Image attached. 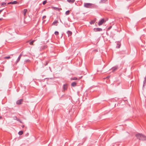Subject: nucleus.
Instances as JSON below:
<instances>
[{
    "label": "nucleus",
    "mask_w": 146,
    "mask_h": 146,
    "mask_svg": "<svg viewBox=\"0 0 146 146\" xmlns=\"http://www.w3.org/2000/svg\"><path fill=\"white\" fill-rule=\"evenodd\" d=\"M30 61V60H29L27 59V60H26L25 61V62H29Z\"/></svg>",
    "instance_id": "28"
},
{
    "label": "nucleus",
    "mask_w": 146,
    "mask_h": 146,
    "mask_svg": "<svg viewBox=\"0 0 146 146\" xmlns=\"http://www.w3.org/2000/svg\"><path fill=\"white\" fill-rule=\"evenodd\" d=\"M117 69V68L116 67H113L112 69V71L114 72V71H115Z\"/></svg>",
    "instance_id": "19"
},
{
    "label": "nucleus",
    "mask_w": 146,
    "mask_h": 146,
    "mask_svg": "<svg viewBox=\"0 0 146 146\" xmlns=\"http://www.w3.org/2000/svg\"><path fill=\"white\" fill-rule=\"evenodd\" d=\"M135 136L137 139H139L140 140L142 141L146 140V136L143 134L139 133L136 134L135 135Z\"/></svg>",
    "instance_id": "1"
},
{
    "label": "nucleus",
    "mask_w": 146,
    "mask_h": 146,
    "mask_svg": "<svg viewBox=\"0 0 146 146\" xmlns=\"http://www.w3.org/2000/svg\"><path fill=\"white\" fill-rule=\"evenodd\" d=\"M53 8L54 10H57V11H60V10H61V9L59 8L58 7H53Z\"/></svg>",
    "instance_id": "12"
},
{
    "label": "nucleus",
    "mask_w": 146,
    "mask_h": 146,
    "mask_svg": "<svg viewBox=\"0 0 146 146\" xmlns=\"http://www.w3.org/2000/svg\"><path fill=\"white\" fill-rule=\"evenodd\" d=\"M27 12V9H24L23 11V15L24 16H25L26 15V13Z\"/></svg>",
    "instance_id": "11"
},
{
    "label": "nucleus",
    "mask_w": 146,
    "mask_h": 146,
    "mask_svg": "<svg viewBox=\"0 0 146 146\" xmlns=\"http://www.w3.org/2000/svg\"><path fill=\"white\" fill-rule=\"evenodd\" d=\"M58 23V22L57 21H54L52 24V25H57V24Z\"/></svg>",
    "instance_id": "8"
},
{
    "label": "nucleus",
    "mask_w": 146,
    "mask_h": 146,
    "mask_svg": "<svg viewBox=\"0 0 146 146\" xmlns=\"http://www.w3.org/2000/svg\"><path fill=\"white\" fill-rule=\"evenodd\" d=\"M46 16H44L43 17H42V19H45L46 18Z\"/></svg>",
    "instance_id": "29"
},
{
    "label": "nucleus",
    "mask_w": 146,
    "mask_h": 146,
    "mask_svg": "<svg viewBox=\"0 0 146 146\" xmlns=\"http://www.w3.org/2000/svg\"><path fill=\"white\" fill-rule=\"evenodd\" d=\"M110 77V76H108V77H106V78H107V79H108Z\"/></svg>",
    "instance_id": "31"
},
{
    "label": "nucleus",
    "mask_w": 146,
    "mask_h": 146,
    "mask_svg": "<svg viewBox=\"0 0 146 146\" xmlns=\"http://www.w3.org/2000/svg\"><path fill=\"white\" fill-rule=\"evenodd\" d=\"M23 101V99H20L17 100L16 102V104H17L19 105L21 104L22 102Z\"/></svg>",
    "instance_id": "4"
},
{
    "label": "nucleus",
    "mask_w": 146,
    "mask_h": 146,
    "mask_svg": "<svg viewBox=\"0 0 146 146\" xmlns=\"http://www.w3.org/2000/svg\"><path fill=\"white\" fill-rule=\"evenodd\" d=\"M29 42V41H28L27 42Z\"/></svg>",
    "instance_id": "35"
},
{
    "label": "nucleus",
    "mask_w": 146,
    "mask_h": 146,
    "mask_svg": "<svg viewBox=\"0 0 146 146\" xmlns=\"http://www.w3.org/2000/svg\"><path fill=\"white\" fill-rule=\"evenodd\" d=\"M54 34L56 35H58L59 34V33L58 32L56 31L54 32Z\"/></svg>",
    "instance_id": "24"
},
{
    "label": "nucleus",
    "mask_w": 146,
    "mask_h": 146,
    "mask_svg": "<svg viewBox=\"0 0 146 146\" xmlns=\"http://www.w3.org/2000/svg\"><path fill=\"white\" fill-rule=\"evenodd\" d=\"M46 2V1H43L42 4L44 5H45Z\"/></svg>",
    "instance_id": "25"
},
{
    "label": "nucleus",
    "mask_w": 146,
    "mask_h": 146,
    "mask_svg": "<svg viewBox=\"0 0 146 146\" xmlns=\"http://www.w3.org/2000/svg\"><path fill=\"white\" fill-rule=\"evenodd\" d=\"M10 57L9 56H7V57H5L4 58L5 59H9L10 58Z\"/></svg>",
    "instance_id": "26"
},
{
    "label": "nucleus",
    "mask_w": 146,
    "mask_h": 146,
    "mask_svg": "<svg viewBox=\"0 0 146 146\" xmlns=\"http://www.w3.org/2000/svg\"><path fill=\"white\" fill-rule=\"evenodd\" d=\"M111 28V27H109L108 28V29H110Z\"/></svg>",
    "instance_id": "32"
},
{
    "label": "nucleus",
    "mask_w": 146,
    "mask_h": 146,
    "mask_svg": "<svg viewBox=\"0 0 146 146\" xmlns=\"http://www.w3.org/2000/svg\"><path fill=\"white\" fill-rule=\"evenodd\" d=\"M70 13V11L69 10H68L67 11H66L65 12V14L66 15H68Z\"/></svg>",
    "instance_id": "22"
},
{
    "label": "nucleus",
    "mask_w": 146,
    "mask_h": 146,
    "mask_svg": "<svg viewBox=\"0 0 146 146\" xmlns=\"http://www.w3.org/2000/svg\"><path fill=\"white\" fill-rule=\"evenodd\" d=\"M71 79L72 80H77L78 79L76 77H74L72 78H71Z\"/></svg>",
    "instance_id": "21"
},
{
    "label": "nucleus",
    "mask_w": 146,
    "mask_h": 146,
    "mask_svg": "<svg viewBox=\"0 0 146 146\" xmlns=\"http://www.w3.org/2000/svg\"><path fill=\"white\" fill-rule=\"evenodd\" d=\"M95 21H96L95 20H92L90 22V24H93L95 22Z\"/></svg>",
    "instance_id": "20"
},
{
    "label": "nucleus",
    "mask_w": 146,
    "mask_h": 146,
    "mask_svg": "<svg viewBox=\"0 0 146 146\" xmlns=\"http://www.w3.org/2000/svg\"><path fill=\"white\" fill-rule=\"evenodd\" d=\"M14 119L16 120L17 121H19L20 123H22L21 121H20V120L19 119H17V118L16 116L14 117Z\"/></svg>",
    "instance_id": "17"
},
{
    "label": "nucleus",
    "mask_w": 146,
    "mask_h": 146,
    "mask_svg": "<svg viewBox=\"0 0 146 146\" xmlns=\"http://www.w3.org/2000/svg\"><path fill=\"white\" fill-rule=\"evenodd\" d=\"M18 134L20 135H21L23 134V131H19V133Z\"/></svg>",
    "instance_id": "23"
},
{
    "label": "nucleus",
    "mask_w": 146,
    "mask_h": 146,
    "mask_svg": "<svg viewBox=\"0 0 146 146\" xmlns=\"http://www.w3.org/2000/svg\"><path fill=\"white\" fill-rule=\"evenodd\" d=\"M18 3L16 1H11L10 2L8 3L7 4L8 5L12 4H17Z\"/></svg>",
    "instance_id": "6"
},
{
    "label": "nucleus",
    "mask_w": 146,
    "mask_h": 146,
    "mask_svg": "<svg viewBox=\"0 0 146 146\" xmlns=\"http://www.w3.org/2000/svg\"><path fill=\"white\" fill-rule=\"evenodd\" d=\"M3 9H2V10H0V13L1 12L3 11Z\"/></svg>",
    "instance_id": "30"
},
{
    "label": "nucleus",
    "mask_w": 146,
    "mask_h": 146,
    "mask_svg": "<svg viewBox=\"0 0 146 146\" xmlns=\"http://www.w3.org/2000/svg\"><path fill=\"white\" fill-rule=\"evenodd\" d=\"M71 85L72 86L74 87L76 86V83L75 82H73L71 84Z\"/></svg>",
    "instance_id": "13"
},
{
    "label": "nucleus",
    "mask_w": 146,
    "mask_h": 146,
    "mask_svg": "<svg viewBox=\"0 0 146 146\" xmlns=\"http://www.w3.org/2000/svg\"><path fill=\"white\" fill-rule=\"evenodd\" d=\"M2 19V18H0V21Z\"/></svg>",
    "instance_id": "34"
},
{
    "label": "nucleus",
    "mask_w": 146,
    "mask_h": 146,
    "mask_svg": "<svg viewBox=\"0 0 146 146\" xmlns=\"http://www.w3.org/2000/svg\"><path fill=\"white\" fill-rule=\"evenodd\" d=\"M22 54H20L18 58L17 59L16 62V63H17L20 60V58H21V56H22Z\"/></svg>",
    "instance_id": "7"
},
{
    "label": "nucleus",
    "mask_w": 146,
    "mask_h": 146,
    "mask_svg": "<svg viewBox=\"0 0 146 146\" xmlns=\"http://www.w3.org/2000/svg\"><path fill=\"white\" fill-rule=\"evenodd\" d=\"M22 127L23 128H24V125H22Z\"/></svg>",
    "instance_id": "33"
},
{
    "label": "nucleus",
    "mask_w": 146,
    "mask_h": 146,
    "mask_svg": "<svg viewBox=\"0 0 146 146\" xmlns=\"http://www.w3.org/2000/svg\"><path fill=\"white\" fill-rule=\"evenodd\" d=\"M67 34H68V36H70L71 35H72V32L71 31H68L67 32Z\"/></svg>",
    "instance_id": "10"
},
{
    "label": "nucleus",
    "mask_w": 146,
    "mask_h": 146,
    "mask_svg": "<svg viewBox=\"0 0 146 146\" xmlns=\"http://www.w3.org/2000/svg\"><path fill=\"white\" fill-rule=\"evenodd\" d=\"M6 3H5V2H3L1 3V5H6Z\"/></svg>",
    "instance_id": "27"
},
{
    "label": "nucleus",
    "mask_w": 146,
    "mask_h": 146,
    "mask_svg": "<svg viewBox=\"0 0 146 146\" xmlns=\"http://www.w3.org/2000/svg\"><path fill=\"white\" fill-rule=\"evenodd\" d=\"M94 31L96 32L101 31L102 30V29L100 28H94Z\"/></svg>",
    "instance_id": "5"
},
{
    "label": "nucleus",
    "mask_w": 146,
    "mask_h": 146,
    "mask_svg": "<svg viewBox=\"0 0 146 146\" xmlns=\"http://www.w3.org/2000/svg\"><path fill=\"white\" fill-rule=\"evenodd\" d=\"M93 4L90 3H84V6L86 8H92V5Z\"/></svg>",
    "instance_id": "2"
},
{
    "label": "nucleus",
    "mask_w": 146,
    "mask_h": 146,
    "mask_svg": "<svg viewBox=\"0 0 146 146\" xmlns=\"http://www.w3.org/2000/svg\"><path fill=\"white\" fill-rule=\"evenodd\" d=\"M68 87V85L67 84H65L63 86V89L64 90H66Z\"/></svg>",
    "instance_id": "9"
},
{
    "label": "nucleus",
    "mask_w": 146,
    "mask_h": 146,
    "mask_svg": "<svg viewBox=\"0 0 146 146\" xmlns=\"http://www.w3.org/2000/svg\"><path fill=\"white\" fill-rule=\"evenodd\" d=\"M68 2L70 3H73L75 1V0H67Z\"/></svg>",
    "instance_id": "16"
},
{
    "label": "nucleus",
    "mask_w": 146,
    "mask_h": 146,
    "mask_svg": "<svg viewBox=\"0 0 146 146\" xmlns=\"http://www.w3.org/2000/svg\"><path fill=\"white\" fill-rule=\"evenodd\" d=\"M120 47V43L119 42H118L117 43V46H116L117 48H119Z\"/></svg>",
    "instance_id": "15"
},
{
    "label": "nucleus",
    "mask_w": 146,
    "mask_h": 146,
    "mask_svg": "<svg viewBox=\"0 0 146 146\" xmlns=\"http://www.w3.org/2000/svg\"><path fill=\"white\" fill-rule=\"evenodd\" d=\"M35 40H33V41L30 42L29 44L31 45H33V43L35 41Z\"/></svg>",
    "instance_id": "18"
},
{
    "label": "nucleus",
    "mask_w": 146,
    "mask_h": 146,
    "mask_svg": "<svg viewBox=\"0 0 146 146\" xmlns=\"http://www.w3.org/2000/svg\"><path fill=\"white\" fill-rule=\"evenodd\" d=\"M107 1V0H101L100 3H105Z\"/></svg>",
    "instance_id": "14"
},
{
    "label": "nucleus",
    "mask_w": 146,
    "mask_h": 146,
    "mask_svg": "<svg viewBox=\"0 0 146 146\" xmlns=\"http://www.w3.org/2000/svg\"><path fill=\"white\" fill-rule=\"evenodd\" d=\"M104 22V19H102L99 21V23H98V25L99 26H100L102 25Z\"/></svg>",
    "instance_id": "3"
}]
</instances>
